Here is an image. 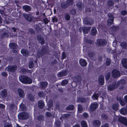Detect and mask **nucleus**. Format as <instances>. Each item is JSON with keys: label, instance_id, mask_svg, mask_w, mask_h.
Here are the masks:
<instances>
[{"label": "nucleus", "instance_id": "obj_1", "mask_svg": "<svg viewBox=\"0 0 127 127\" xmlns=\"http://www.w3.org/2000/svg\"><path fill=\"white\" fill-rule=\"evenodd\" d=\"M125 80H121L117 82H115L114 85L109 86L108 87V90L111 91L114 90L120 84L122 85L123 84V83H125Z\"/></svg>", "mask_w": 127, "mask_h": 127}, {"label": "nucleus", "instance_id": "obj_2", "mask_svg": "<svg viewBox=\"0 0 127 127\" xmlns=\"http://www.w3.org/2000/svg\"><path fill=\"white\" fill-rule=\"evenodd\" d=\"M10 47L13 50V52L14 53L18 52L17 49L18 46L16 44L14 43H11L9 45Z\"/></svg>", "mask_w": 127, "mask_h": 127}, {"label": "nucleus", "instance_id": "obj_3", "mask_svg": "<svg viewBox=\"0 0 127 127\" xmlns=\"http://www.w3.org/2000/svg\"><path fill=\"white\" fill-rule=\"evenodd\" d=\"M17 68V66L16 65H10L7 67L6 69L9 72H15Z\"/></svg>", "mask_w": 127, "mask_h": 127}, {"label": "nucleus", "instance_id": "obj_4", "mask_svg": "<svg viewBox=\"0 0 127 127\" xmlns=\"http://www.w3.org/2000/svg\"><path fill=\"white\" fill-rule=\"evenodd\" d=\"M107 41L105 40L98 39L96 43L97 45L99 46H101L105 45L107 43Z\"/></svg>", "mask_w": 127, "mask_h": 127}, {"label": "nucleus", "instance_id": "obj_5", "mask_svg": "<svg viewBox=\"0 0 127 127\" xmlns=\"http://www.w3.org/2000/svg\"><path fill=\"white\" fill-rule=\"evenodd\" d=\"M112 75L114 78L119 77L120 76V72L118 70L114 69L112 72Z\"/></svg>", "mask_w": 127, "mask_h": 127}, {"label": "nucleus", "instance_id": "obj_6", "mask_svg": "<svg viewBox=\"0 0 127 127\" xmlns=\"http://www.w3.org/2000/svg\"><path fill=\"white\" fill-rule=\"evenodd\" d=\"M98 106V105L97 103H93L91 104L90 107V110L91 111H94Z\"/></svg>", "mask_w": 127, "mask_h": 127}, {"label": "nucleus", "instance_id": "obj_7", "mask_svg": "<svg viewBox=\"0 0 127 127\" xmlns=\"http://www.w3.org/2000/svg\"><path fill=\"white\" fill-rule=\"evenodd\" d=\"M119 121L124 125L127 126V119L124 117H120L118 119Z\"/></svg>", "mask_w": 127, "mask_h": 127}, {"label": "nucleus", "instance_id": "obj_8", "mask_svg": "<svg viewBox=\"0 0 127 127\" xmlns=\"http://www.w3.org/2000/svg\"><path fill=\"white\" fill-rule=\"evenodd\" d=\"M91 28L89 27H81L79 29V31L80 32H81V30H83V33L84 34L87 33L90 30Z\"/></svg>", "mask_w": 127, "mask_h": 127}, {"label": "nucleus", "instance_id": "obj_9", "mask_svg": "<svg viewBox=\"0 0 127 127\" xmlns=\"http://www.w3.org/2000/svg\"><path fill=\"white\" fill-rule=\"evenodd\" d=\"M68 74V72L66 70H64L61 72H59L57 74V76L58 77H61L66 76Z\"/></svg>", "mask_w": 127, "mask_h": 127}, {"label": "nucleus", "instance_id": "obj_10", "mask_svg": "<svg viewBox=\"0 0 127 127\" xmlns=\"http://www.w3.org/2000/svg\"><path fill=\"white\" fill-rule=\"evenodd\" d=\"M109 18L107 21V24L109 26L111 25L113 23L114 20L113 16L112 15L109 16Z\"/></svg>", "mask_w": 127, "mask_h": 127}, {"label": "nucleus", "instance_id": "obj_11", "mask_svg": "<svg viewBox=\"0 0 127 127\" xmlns=\"http://www.w3.org/2000/svg\"><path fill=\"white\" fill-rule=\"evenodd\" d=\"M32 82V80L31 78L24 76V84H31Z\"/></svg>", "mask_w": 127, "mask_h": 127}, {"label": "nucleus", "instance_id": "obj_12", "mask_svg": "<svg viewBox=\"0 0 127 127\" xmlns=\"http://www.w3.org/2000/svg\"><path fill=\"white\" fill-rule=\"evenodd\" d=\"M37 40L39 41V42L41 44H43L44 43V41L43 38L40 35H38L37 36Z\"/></svg>", "mask_w": 127, "mask_h": 127}, {"label": "nucleus", "instance_id": "obj_13", "mask_svg": "<svg viewBox=\"0 0 127 127\" xmlns=\"http://www.w3.org/2000/svg\"><path fill=\"white\" fill-rule=\"evenodd\" d=\"M117 101H119L121 105L124 106L125 105V102L123 100V98L121 97L117 96Z\"/></svg>", "mask_w": 127, "mask_h": 127}, {"label": "nucleus", "instance_id": "obj_14", "mask_svg": "<svg viewBox=\"0 0 127 127\" xmlns=\"http://www.w3.org/2000/svg\"><path fill=\"white\" fill-rule=\"evenodd\" d=\"M14 105L11 104L10 105H8L7 108L11 112H13L14 111Z\"/></svg>", "mask_w": 127, "mask_h": 127}, {"label": "nucleus", "instance_id": "obj_15", "mask_svg": "<svg viewBox=\"0 0 127 127\" xmlns=\"http://www.w3.org/2000/svg\"><path fill=\"white\" fill-rule=\"evenodd\" d=\"M99 84L101 85H103L104 83V77L102 75H100L98 79Z\"/></svg>", "mask_w": 127, "mask_h": 127}, {"label": "nucleus", "instance_id": "obj_16", "mask_svg": "<svg viewBox=\"0 0 127 127\" xmlns=\"http://www.w3.org/2000/svg\"><path fill=\"white\" fill-rule=\"evenodd\" d=\"M80 64L83 66H85L87 65V63L85 60L83 59H81L79 61Z\"/></svg>", "mask_w": 127, "mask_h": 127}, {"label": "nucleus", "instance_id": "obj_17", "mask_svg": "<svg viewBox=\"0 0 127 127\" xmlns=\"http://www.w3.org/2000/svg\"><path fill=\"white\" fill-rule=\"evenodd\" d=\"M44 104L43 101L42 100H39L38 102V106L39 108H42L44 106Z\"/></svg>", "mask_w": 127, "mask_h": 127}, {"label": "nucleus", "instance_id": "obj_18", "mask_svg": "<svg viewBox=\"0 0 127 127\" xmlns=\"http://www.w3.org/2000/svg\"><path fill=\"white\" fill-rule=\"evenodd\" d=\"M122 64L123 66L127 69V59H123L122 60Z\"/></svg>", "mask_w": 127, "mask_h": 127}, {"label": "nucleus", "instance_id": "obj_19", "mask_svg": "<svg viewBox=\"0 0 127 127\" xmlns=\"http://www.w3.org/2000/svg\"><path fill=\"white\" fill-rule=\"evenodd\" d=\"M93 125L95 126H99L101 124L100 122L98 120H95L93 121Z\"/></svg>", "mask_w": 127, "mask_h": 127}, {"label": "nucleus", "instance_id": "obj_20", "mask_svg": "<svg viewBox=\"0 0 127 127\" xmlns=\"http://www.w3.org/2000/svg\"><path fill=\"white\" fill-rule=\"evenodd\" d=\"M120 111L122 114L125 115L127 113V108H122L120 110Z\"/></svg>", "mask_w": 127, "mask_h": 127}, {"label": "nucleus", "instance_id": "obj_21", "mask_svg": "<svg viewBox=\"0 0 127 127\" xmlns=\"http://www.w3.org/2000/svg\"><path fill=\"white\" fill-rule=\"evenodd\" d=\"M40 84L41 87H42V89H43L46 88L48 83L46 82H40Z\"/></svg>", "mask_w": 127, "mask_h": 127}, {"label": "nucleus", "instance_id": "obj_22", "mask_svg": "<svg viewBox=\"0 0 127 127\" xmlns=\"http://www.w3.org/2000/svg\"><path fill=\"white\" fill-rule=\"evenodd\" d=\"M24 17L27 21L30 22H31L33 20V18L29 15L24 14Z\"/></svg>", "mask_w": 127, "mask_h": 127}, {"label": "nucleus", "instance_id": "obj_23", "mask_svg": "<svg viewBox=\"0 0 127 127\" xmlns=\"http://www.w3.org/2000/svg\"><path fill=\"white\" fill-rule=\"evenodd\" d=\"M61 5L62 8H65L68 7V4H67L66 2H63L61 3Z\"/></svg>", "mask_w": 127, "mask_h": 127}, {"label": "nucleus", "instance_id": "obj_24", "mask_svg": "<svg viewBox=\"0 0 127 127\" xmlns=\"http://www.w3.org/2000/svg\"><path fill=\"white\" fill-rule=\"evenodd\" d=\"M119 105L118 103L114 104L112 106V108L114 110H117L118 109Z\"/></svg>", "mask_w": 127, "mask_h": 127}, {"label": "nucleus", "instance_id": "obj_25", "mask_svg": "<svg viewBox=\"0 0 127 127\" xmlns=\"http://www.w3.org/2000/svg\"><path fill=\"white\" fill-rule=\"evenodd\" d=\"M18 92L20 96L21 97H23L24 94L23 90L21 89H18Z\"/></svg>", "mask_w": 127, "mask_h": 127}, {"label": "nucleus", "instance_id": "obj_26", "mask_svg": "<svg viewBox=\"0 0 127 127\" xmlns=\"http://www.w3.org/2000/svg\"><path fill=\"white\" fill-rule=\"evenodd\" d=\"M77 6L79 9L81 10L84 8L83 6L82 5V3L80 2H78L77 4Z\"/></svg>", "mask_w": 127, "mask_h": 127}, {"label": "nucleus", "instance_id": "obj_27", "mask_svg": "<svg viewBox=\"0 0 127 127\" xmlns=\"http://www.w3.org/2000/svg\"><path fill=\"white\" fill-rule=\"evenodd\" d=\"M97 31L95 28H93L92 29L91 34L92 35H94L96 34Z\"/></svg>", "mask_w": 127, "mask_h": 127}, {"label": "nucleus", "instance_id": "obj_28", "mask_svg": "<svg viewBox=\"0 0 127 127\" xmlns=\"http://www.w3.org/2000/svg\"><path fill=\"white\" fill-rule=\"evenodd\" d=\"M18 118L20 120L24 119V113L23 112L20 113L18 115Z\"/></svg>", "mask_w": 127, "mask_h": 127}, {"label": "nucleus", "instance_id": "obj_29", "mask_svg": "<svg viewBox=\"0 0 127 127\" xmlns=\"http://www.w3.org/2000/svg\"><path fill=\"white\" fill-rule=\"evenodd\" d=\"M1 95L3 97H5L7 95V93L6 90L5 89L2 90L1 92Z\"/></svg>", "mask_w": 127, "mask_h": 127}, {"label": "nucleus", "instance_id": "obj_30", "mask_svg": "<svg viewBox=\"0 0 127 127\" xmlns=\"http://www.w3.org/2000/svg\"><path fill=\"white\" fill-rule=\"evenodd\" d=\"M27 97L30 100L33 101L34 100V96L31 94L27 95Z\"/></svg>", "mask_w": 127, "mask_h": 127}, {"label": "nucleus", "instance_id": "obj_31", "mask_svg": "<svg viewBox=\"0 0 127 127\" xmlns=\"http://www.w3.org/2000/svg\"><path fill=\"white\" fill-rule=\"evenodd\" d=\"M53 103L51 100H49L47 103V105L49 108L50 109L53 106Z\"/></svg>", "mask_w": 127, "mask_h": 127}, {"label": "nucleus", "instance_id": "obj_32", "mask_svg": "<svg viewBox=\"0 0 127 127\" xmlns=\"http://www.w3.org/2000/svg\"><path fill=\"white\" fill-rule=\"evenodd\" d=\"M9 34L6 32L3 33L1 35V37L2 38H8L9 37Z\"/></svg>", "mask_w": 127, "mask_h": 127}, {"label": "nucleus", "instance_id": "obj_33", "mask_svg": "<svg viewBox=\"0 0 127 127\" xmlns=\"http://www.w3.org/2000/svg\"><path fill=\"white\" fill-rule=\"evenodd\" d=\"M86 100L85 98L80 97L78 98L77 101V102H85Z\"/></svg>", "mask_w": 127, "mask_h": 127}, {"label": "nucleus", "instance_id": "obj_34", "mask_svg": "<svg viewBox=\"0 0 127 127\" xmlns=\"http://www.w3.org/2000/svg\"><path fill=\"white\" fill-rule=\"evenodd\" d=\"M31 7L29 6L24 5V9L26 11H30L31 10Z\"/></svg>", "mask_w": 127, "mask_h": 127}, {"label": "nucleus", "instance_id": "obj_35", "mask_svg": "<svg viewBox=\"0 0 127 127\" xmlns=\"http://www.w3.org/2000/svg\"><path fill=\"white\" fill-rule=\"evenodd\" d=\"M82 127H87V125L86 122L84 121H82L81 122Z\"/></svg>", "mask_w": 127, "mask_h": 127}, {"label": "nucleus", "instance_id": "obj_36", "mask_svg": "<svg viewBox=\"0 0 127 127\" xmlns=\"http://www.w3.org/2000/svg\"><path fill=\"white\" fill-rule=\"evenodd\" d=\"M83 22L85 24L88 25H91L93 23L90 22L86 20V19L83 20Z\"/></svg>", "mask_w": 127, "mask_h": 127}, {"label": "nucleus", "instance_id": "obj_37", "mask_svg": "<svg viewBox=\"0 0 127 127\" xmlns=\"http://www.w3.org/2000/svg\"><path fill=\"white\" fill-rule=\"evenodd\" d=\"M83 109L80 105H78V111L80 113H81L83 111Z\"/></svg>", "mask_w": 127, "mask_h": 127}, {"label": "nucleus", "instance_id": "obj_38", "mask_svg": "<svg viewBox=\"0 0 127 127\" xmlns=\"http://www.w3.org/2000/svg\"><path fill=\"white\" fill-rule=\"evenodd\" d=\"M74 108V106L72 105H70L68 106L66 108L67 110H72Z\"/></svg>", "mask_w": 127, "mask_h": 127}, {"label": "nucleus", "instance_id": "obj_39", "mask_svg": "<svg viewBox=\"0 0 127 127\" xmlns=\"http://www.w3.org/2000/svg\"><path fill=\"white\" fill-rule=\"evenodd\" d=\"M111 62V60L109 58H107L106 59V64L107 65H109L110 64Z\"/></svg>", "mask_w": 127, "mask_h": 127}, {"label": "nucleus", "instance_id": "obj_40", "mask_svg": "<svg viewBox=\"0 0 127 127\" xmlns=\"http://www.w3.org/2000/svg\"><path fill=\"white\" fill-rule=\"evenodd\" d=\"M20 81L22 83H24V76L20 75L19 77Z\"/></svg>", "mask_w": 127, "mask_h": 127}, {"label": "nucleus", "instance_id": "obj_41", "mask_svg": "<svg viewBox=\"0 0 127 127\" xmlns=\"http://www.w3.org/2000/svg\"><path fill=\"white\" fill-rule=\"evenodd\" d=\"M68 83V81L66 80H63L61 82V84L62 86H64Z\"/></svg>", "mask_w": 127, "mask_h": 127}, {"label": "nucleus", "instance_id": "obj_42", "mask_svg": "<svg viewBox=\"0 0 127 127\" xmlns=\"http://www.w3.org/2000/svg\"><path fill=\"white\" fill-rule=\"evenodd\" d=\"M34 64L33 62L32 61H30L29 63V67L30 68H32L33 67Z\"/></svg>", "mask_w": 127, "mask_h": 127}, {"label": "nucleus", "instance_id": "obj_43", "mask_svg": "<svg viewBox=\"0 0 127 127\" xmlns=\"http://www.w3.org/2000/svg\"><path fill=\"white\" fill-rule=\"evenodd\" d=\"M65 18L66 20H69L70 19V17L69 14H66L65 15Z\"/></svg>", "mask_w": 127, "mask_h": 127}, {"label": "nucleus", "instance_id": "obj_44", "mask_svg": "<svg viewBox=\"0 0 127 127\" xmlns=\"http://www.w3.org/2000/svg\"><path fill=\"white\" fill-rule=\"evenodd\" d=\"M20 109L22 111H24V104L23 102L20 105Z\"/></svg>", "mask_w": 127, "mask_h": 127}, {"label": "nucleus", "instance_id": "obj_45", "mask_svg": "<svg viewBox=\"0 0 127 127\" xmlns=\"http://www.w3.org/2000/svg\"><path fill=\"white\" fill-rule=\"evenodd\" d=\"M98 96V95L96 94H94L92 97L93 99H97Z\"/></svg>", "mask_w": 127, "mask_h": 127}, {"label": "nucleus", "instance_id": "obj_46", "mask_svg": "<svg viewBox=\"0 0 127 127\" xmlns=\"http://www.w3.org/2000/svg\"><path fill=\"white\" fill-rule=\"evenodd\" d=\"M44 118V116L42 115H40L37 117V119L39 121L42 120Z\"/></svg>", "mask_w": 127, "mask_h": 127}, {"label": "nucleus", "instance_id": "obj_47", "mask_svg": "<svg viewBox=\"0 0 127 127\" xmlns=\"http://www.w3.org/2000/svg\"><path fill=\"white\" fill-rule=\"evenodd\" d=\"M126 43L125 42H122L121 44V46L124 48H126Z\"/></svg>", "mask_w": 127, "mask_h": 127}, {"label": "nucleus", "instance_id": "obj_48", "mask_svg": "<svg viewBox=\"0 0 127 127\" xmlns=\"http://www.w3.org/2000/svg\"><path fill=\"white\" fill-rule=\"evenodd\" d=\"M29 116V115L28 113L24 112V120L28 119Z\"/></svg>", "mask_w": 127, "mask_h": 127}, {"label": "nucleus", "instance_id": "obj_49", "mask_svg": "<svg viewBox=\"0 0 127 127\" xmlns=\"http://www.w3.org/2000/svg\"><path fill=\"white\" fill-rule=\"evenodd\" d=\"M110 73H108L106 75L105 79L106 81L108 80L110 78Z\"/></svg>", "mask_w": 127, "mask_h": 127}, {"label": "nucleus", "instance_id": "obj_50", "mask_svg": "<svg viewBox=\"0 0 127 127\" xmlns=\"http://www.w3.org/2000/svg\"><path fill=\"white\" fill-rule=\"evenodd\" d=\"M68 5L69 4H72L73 3V0H67L66 2Z\"/></svg>", "mask_w": 127, "mask_h": 127}, {"label": "nucleus", "instance_id": "obj_51", "mask_svg": "<svg viewBox=\"0 0 127 127\" xmlns=\"http://www.w3.org/2000/svg\"><path fill=\"white\" fill-rule=\"evenodd\" d=\"M4 127H12V126L8 124H5L4 126Z\"/></svg>", "mask_w": 127, "mask_h": 127}, {"label": "nucleus", "instance_id": "obj_52", "mask_svg": "<svg viewBox=\"0 0 127 127\" xmlns=\"http://www.w3.org/2000/svg\"><path fill=\"white\" fill-rule=\"evenodd\" d=\"M55 124L57 127H59L60 125V122L59 121H56Z\"/></svg>", "mask_w": 127, "mask_h": 127}, {"label": "nucleus", "instance_id": "obj_53", "mask_svg": "<svg viewBox=\"0 0 127 127\" xmlns=\"http://www.w3.org/2000/svg\"><path fill=\"white\" fill-rule=\"evenodd\" d=\"M1 74V75L3 76L7 77V73L5 72H2Z\"/></svg>", "mask_w": 127, "mask_h": 127}, {"label": "nucleus", "instance_id": "obj_54", "mask_svg": "<svg viewBox=\"0 0 127 127\" xmlns=\"http://www.w3.org/2000/svg\"><path fill=\"white\" fill-rule=\"evenodd\" d=\"M38 95L40 97L44 96V94L43 92H40L38 93Z\"/></svg>", "mask_w": 127, "mask_h": 127}, {"label": "nucleus", "instance_id": "obj_55", "mask_svg": "<svg viewBox=\"0 0 127 127\" xmlns=\"http://www.w3.org/2000/svg\"><path fill=\"white\" fill-rule=\"evenodd\" d=\"M44 22L45 24H48L49 22V20L47 18H45L43 19Z\"/></svg>", "mask_w": 127, "mask_h": 127}, {"label": "nucleus", "instance_id": "obj_56", "mask_svg": "<svg viewBox=\"0 0 127 127\" xmlns=\"http://www.w3.org/2000/svg\"><path fill=\"white\" fill-rule=\"evenodd\" d=\"M52 21L54 22H56L58 21V19L56 17H54L52 18Z\"/></svg>", "mask_w": 127, "mask_h": 127}, {"label": "nucleus", "instance_id": "obj_57", "mask_svg": "<svg viewBox=\"0 0 127 127\" xmlns=\"http://www.w3.org/2000/svg\"><path fill=\"white\" fill-rule=\"evenodd\" d=\"M46 115L48 117H50L52 115L51 113L49 112H47Z\"/></svg>", "mask_w": 127, "mask_h": 127}, {"label": "nucleus", "instance_id": "obj_58", "mask_svg": "<svg viewBox=\"0 0 127 127\" xmlns=\"http://www.w3.org/2000/svg\"><path fill=\"white\" fill-rule=\"evenodd\" d=\"M84 41L87 43H92V42H91V41H88V40H87V39L85 38L84 39Z\"/></svg>", "mask_w": 127, "mask_h": 127}, {"label": "nucleus", "instance_id": "obj_59", "mask_svg": "<svg viewBox=\"0 0 127 127\" xmlns=\"http://www.w3.org/2000/svg\"><path fill=\"white\" fill-rule=\"evenodd\" d=\"M66 57V55L65 54V53L64 52H63L62 53V59H65V58Z\"/></svg>", "mask_w": 127, "mask_h": 127}, {"label": "nucleus", "instance_id": "obj_60", "mask_svg": "<svg viewBox=\"0 0 127 127\" xmlns=\"http://www.w3.org/2000/svg\"><path fill=\"white\" fill-rule=\"evenodd\" d=\"M127 13L126 11L125 10L122 11L121 12V14L123 15H125L127 14Z\"/></svg>", "mask_w": 127, "mask_h": 127}, {"label": "nucleus", "instance_id": "obj_61", "mask_svg": "<svg viewBox=\"0 0 127 127\" xmlns=\"http://www.w3.org/2000/svg\"><path fill=\"white\" fill-rule=\"evenodd\" d=\"M83 116L85 118H86L88 117V114L86 113H84L83 114Z\"/></svg>", "mask_w": 127, "mask_h": 127}, {"label": "nucleus", "instance_id": "obj_62", "mask_svg": "<svg viewBox=\"0 0 127 127\" xmlns=\"http://www.w3.org/2000/svg\"><path fill=\"white\" fill-rule=\"evenodd\" d=\"M76 13V11L74 9L72 10L71 12V13L72 15H74Z\"/></svg>", "mask_w": 127, "mask_h": 127}, {"label": "nucleus", "instance_id": "obj_63", "mask_svg": "<svg viewBox=\"0 0 127 127\" xmlns=\"http://www.w3.org/2000/svg\"><path fill=\"white\" fill-rule=\"evenodd\" d=\"M108 125L107 123H105L104 125H102L101 127H108Z\"/></svg>", "mask_w": 127, "mask_h": 127}, {"label": "nucleus", "instance_id": "obj_64", "mask_svg": "<svg viewBox=\"0 0 127 127\" xmlns=\"http://www.w3.org/2000/svg\"><path fill=\"white\" fill-rule=\"evenodd\" d=\"M113 3L112 1H108V4L109 5H112L113 4Z\"/></svg>", "mask_w": 127, "mask_h": 127}]
</instances>
